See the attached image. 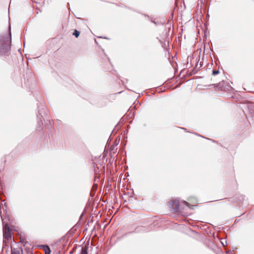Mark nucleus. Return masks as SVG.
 <instances>
[{
    "mask_svg": "<svg viewBox=\"0 0 254 254\" xmlns=\"http://www.w3.org/2000/svg\"><path fill=\"white\" fill-rule=\"evenodd\" d=\"M11 254H21L20 252L17 249L15 248H11Z\"/></svg>",
    "mask_w": 254,
    "mask_h": 254,
    "instance_id": "1a4fd4ad",
    "label": "nucleus"
},
{
    "mask_svg": "<svg viewBox=\"0 0 254 254\" xmlns=\"http://www.w3.org/2000/svg\"><path fill=\"white\" fill-rule=\"evenodd\" d=\"M48 116V112L47 111V108L45 107L44 105H42L41 106V108L38 111V115H37V117L39 119L38 123H42V120H41V118H43Z\"/></svg>",
    "mask_w": 254,
    "mask_h": 254,
    "instance_id": "20e7f679",
    "label": "nucleus"
},
{
    "mask_svg": "<svg viewBox=\"0 0 254 254\" xmlns=\"http://www.w3.org/2000/svg\"><path fill=\"white\" fill-rule=\"evenodd\" d=\"M202 64H201V63L199 64V67H198L197 69H196V68L194 67L193 69L191 70V74H195L198 70L201 68V67L202 66Z\"/></svg>",
    "mask_w": 254,
    "mask_h": 254,
    "instance_id": "6e6552de",
    "label": "nucleus"
},
{
    "mask_svg": "<svg viewBox=\"0 0 254 254\" xmlns=\"http://www.w3.org/2000/svg\"><path fill=\"white\" fill-rule=\"evenodd\" d=\"M9 37L0 34V57H6L10 54L11 43V27L8 30Z\"/></svg>",
    "mask_w": 254,
    "mask_h": 254,
    "instance_id": "f257e3e1",
    "label": "nucleus"
},
{
    "mask_svg": "<svg viewBox=\"0 0 254 254\" xmlns=\"http://www.w3.org/2000/svg\"><path fill=\"white\" fill-rule=\"evenodd\" d=\"M221 242L222 244L223 245V246H224V242H223V241H221Z\"/></svg>",
    "mask_w": 254,
    "mask_h": 254,
    "instance_id": "2eb2a0df",
    "label": "nucleus"
},
{
    "mask_svg": "<svg viewBox=\"0 0 254 254\" xmlns=\"http://www.w3.org/2000/svg\"><path fill=\"white\" fill-rule=\"evenodd\" d=\"M199 59L198 60H197V59H196V64H195V68H196V69L198 68V67H199L198 66V62H199Z\"/></svg>",
    "mask_w": 254,
    "mask_h": 254,
    "instance_id": "f8f14e48",
    "label": "nucleus"
},
{
    "mask_svg": "<svg viewBox=\"0 0 254 254\" xmlns=\"http://www.w3.org/2000/svg\"><path fill=\"white\" fill-rule=\"evenodd\" d=\"M72 35H74L76 38H78L80 35V31L75 29L72 33Z\"/></svg>",
    "mask_w": 254,
    "mask_h": 254,
    "instance_id": "9d476101",
    "label": "nucleus"
},
{
    "mask_svg": "<svg viewBox=\"0 0 254 254\" xmlns=\"http://www.w3.org/2000/svg\"><path fill=\"white\" fill-rule=\"evenodd\" d=\"M43 248L45 253H49V254H51V251L49 246H48V245H44L43 246Z\"/></svg>",
    "mask_w": 254,
    "mask_h": 254,
    "instance_id": "0eeeda50",
    "label": "nucleus"
},
{
    "mask_svg": "<svg viewBox=\"0 0 254 254\" xmlns=\"http://www.w3.org/2000/svg\"><path fill=\"white\" fill-rule=\"evenodd\" d=\"M73 253V251H71V252L69 253V254H72Z\"/></svg>",
    "mask_w": 254,
    "mask_h": 254,
    "instance_id": "f3484780",
    "label": "nucleus"
},
{
    "mask_svg": "<svg viewBox=\"0 0 254 254\" xmlns=\"http://www.w3.org/2000/svg\"><path fill=\"white\" fill-rule=\"evenodd\" d=\"M227 253H230V254H232V252L230 250L228 251Z\"/></svg>",
    "mask_w": 254,
    "mask_h": 254,
    "instance_id": "4468645a",
    "label": "nucleus"
},
{
    "mask_svg": "<svg viewBox=\"0 0 254 254\" xmlns=\"http://www.w3.org/2000/svg\"><path fill=\"white\" fill-rule=\"evenodd\" d=\"M75 249H76V247H74L73 248L72 251H73V252H74L75 250Z\"/></svg>",
    "mask_w": 254,
    "mask_h": 254,
    "instance_id": "dca6fc26",
    "label": "nucleus"
},
{
    "mask_svg": "<svg viewBox=\"0 0 254 254\" xmlns=\"http://www.w3.org/2000/svg\"><path fill=\"white\" fill-rule=\"evenodd\" d=\"M183 203L184 204H185L186 206H188V207H190V204H189L188 202H187V201H184L183 202Z\"/></svg>",
    "mask_w": 254,
    "mask_h": 254,
    "instance_id": "ddd939ff",
    "label": "nucleus"
},
{
    "mask_svg": "<svg viewBox=\"0 0 254 254\" xmlns=\"http://www.w3.org/2000/svg\"><path fill=\"white\" fill-rule=\"evenodd\" d=\"M181 128L183 129H184V130L186 129L185 128H184V127H182Z\"/></svg>",
    "mask_w": 254,
    "mask_h": 254,
    "instance_id": "a211bd4d",
    "label": "nucleus"
},
{
    "mask_svg": "<svg viewBox=\"0 0 254 254\" xmlns=\"http://www.w3.org/2000/svg\"><path fill=\"white\" fill-rule=\"evenodd\" d=\"M169 205L172 211L174 213H179L181 212V209L179 200L176 199L170 201Z\"/></svg>",
    "mask_w": 254,
    "mask_h": 254,
    "instance_id": "f03ea898",
    "label": "nucleus"
},
{
    "mask_svg": "<svg viewBox=\"0 0 254 254\" xmlns=\"http://www.w3.org/2000/svg\"><path fill=\"white\" fill-rule=\"evenodd\" d=\"M12 232L8 225L4 224L3 223V238L7 240L11 238Z\"/></svg>",
    "mask_w": 254,
    "mask_h": 254,
    "instance_id": "7ed1b4c3",
    "label": "nucleus"
},
{
    "mask_svg": "<svg viewBox=\"0 0 254 254\" xmlns=\"http://www.w3.org/2000/svg\"><path fill=\"white\" fill-rule=\"evenodd\" d=\"M219 73V71L218 70L213 69L212 70V74L213 75H216L218 74Z\"/></svg>",
    "mask_w": 254,
    "mask_h": 254,
    "instance_id": "9b49d317",
    "label": "nucleus"
},
{
    "mask_svg": "<svg viewBox=\"0 0 254 254\" xmlns=\"http://www.w3.org/2000/svg\"><path fill=\"white\" fill-rule=\"evenodd\" d=\"M234 199L236 202H243L245 199V196L240 194H236L234 196Z\"/></svg>",
    "mask_w": 254,
    "mask_h": 254,
    "instance_id": "39448f33",
    "label": "nucleus"
},
{
    "mask_svg": "<svg viewBox=\"0 0 254 254\" xmlns=\"http://www.w3.org/2000/svg\"><path fill=\"white\" fill-rule=\"evenodd\" d=\"M88 245H85L81 248L80 254H88Z\"/></svg>",
    "mask_w": 254,
    "mask_h": 254,
    "instance_id": "423d86ee",
    "label": "nucleus"
}]
</instances>
